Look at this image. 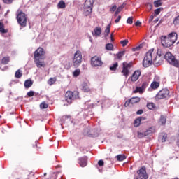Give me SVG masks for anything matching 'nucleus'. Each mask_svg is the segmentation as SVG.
I'll list each match as a JSON object with an SVG mask.
<instances>
[{"label":"nucleus","instance_id":"f257e3e1","mask_svg":"<svg viewBox=\"0 0 179 179\" xmlns=\"http://www.w3.org/2000/svg\"><path fill=\"white\" fill-rule=\"evenodd\" d=\"M34 54V61L37 68H44L45 66V63L44 62V59H45V51H44V49L39 47Z\"/></svg>","mask_w":179,"mask_h":179},{"label":"nucleus","instance_id":"f03ea898","mask_svg":"<svg viewBox=\"0 0 179 179\" xmlns=\"http://www.w3.org/2000/svg\"><path fill=\"white\" fill-rule=\"evenodd\" d=\"M162 44L164 47H171L177 41V33L172 32L168 36H162L161 38Z\"/></svg>","mask_w":179,"mask_h":179},{"label":"nucleus","instance_id":"7ed1b4c3","mask_svg":"<svg viewBox=\"0 0 179 179\" xmlns=\"http://www.w3.org/2000/svg\"><path fill=\"white\" fill-rule=\"evenodd\" d=\"M16 20L20 27H26L27 26V14L22 10H18L17 11Z\"/></svg>","mask_w":179,"mask_h":179},{"label":"nucleus","instance_id":"20e7f679","mask_svg":"<svg viewBox=\"0 0 179 179\" xmlns=\"http://www.w3.org/2000/svg\"><path fill=\"white\" fill-rule=\"evenodd\" d=\"M164 59H166L169 65L179 69V59L176 58V56L173 55L171 52H167L164 55Z\"/></svg>","mask_w":179,"mask_h":179},{"label":"nucleus","instance_id":"39448f33","mask_svg":"<svg viewBox=\"0 0 179 179\" xmlns=\"http://www.w3.org/2000/svg\"><path fill=\"white\" fill-rule=\"evenodd\" d=\"M154 52V49H150L148 52H146L143 60V66H144V68H149V66H150V65L153 64Z\"/></svg>","mask_w":179,"mask_h":179},{"label":"nucleus","instance_id":"423d86ee","mask_svg":"<svg viewBox=\"0 0 179 179\" xmlns=\"http://www.w3.org/2000/svg\"><path fill=\"white\" fill-rule=\"evenodd\" d=\"M79 97V92L67 91L65 94V100L69 104H72L73 100H76Z\"/></svg>","mask_w":179,"mask_h":179},{"label":"nucleus","instance_id":"0eeeda50","mask_svg":"<svg viewBox=\"0 0 179 179\" xmlns=\"http://www.w3.org/2000/svg\"><path fill=\"white\" fill-rule=\"evenodd\" d=\"M149 178V175L146 172V167L142 166L136 171L134 179H148Z\"/></svg>","mask_w":179,"mask_h":179},{"label":"nucleus","instance_id":"6e6552de","mask_svg":"<svg viewBox=\"0 0 179 179\" xmlns=\"http://www.w3.org/2000/svg\"><path fill=\"white\" fill-rule=\"evenodd\" d=\"M80 64H82V52L77 50L73 58V66H78Z\"/></svg>","mask_w":179,"mask_h":179},{"label":"nucleus","instance_id":"1a4fd4ad","mask_svg":"<svg viewBox=\"0 0 179 179\" xmlns=\"http://www.w3.org/2000/svg\"><path fill=\"white\" fill-rule=\"evenodd\" d=\"M132 66V62L127 63L126 62L122 64V73L125 78L129 76V69Z\"/></svg>","mask_w":179,"mask_h":179},{"label":"nucleus","instance_id":"9d476101","mask_svg":"<svg viewBox=\"0 0 179 179\" xmlns=\"http://www.w3.org/2000/svg\"><path fill=\"white\" fill-rule=\"evenodd\" d=\"M94 3V0H86L85 1V9L87 12V15H90L93 10V4Z\"/></svg>","mask_w":179,"mask_h":179},{"label":"nucleus","instance_id":"9b49d317","mask_svg":"<svg viewBox=\"0 0 179 179\" xmlns=\"http://www.w3.org/2000/svg\"><path fill=\"white\" fill-rule=\"evenodd\" d=\"M169 94H170V91H169V90L162 89L156 95V99L162 100V99H166V97L169 96Z\"/></svg>","mask_w":179,"mask_h":179},{"label":"nucleus","instance_id":"f8f14e48","mask_svg":"<svg viewBox=\"0 0 179 179\" xmlns=\"http://www.w3.org/2000/svg\"><path fill=\"white\" fill-rule=\"evenodd\" d=\"M91 65L92 66H101L103 65V61H101V57L94 56L91 58Z\"/></svg>","mask_w":179,"mask_h":179},{"label":"nucleus","instance_id":"ddd939ff","mask_svg":"<svg viewBox=\"0 0 179 179\" xmlns=\"http://www.w3.org/2000/svg\"><path fill=\"white\" fill-rule=\"evenodd\" d=\"M149 83H150V77L148 76H144L142 78V83H141V87L146 90V87L149 86Z\"/></svg>","mask_w":179,"mask_h":179},{"label":"nucleus","instance_id":"4468645a","mask_svg":"<svg viewBox=\"0 0 179 179\" xmlns=\"http://www.w3.org/2000/svg\"><path fill=\"white\" fill-rule=\"evenodd\" d=\"M141 72L140 70H136L134 72L132 76L129 78L131 79V82H136L138 79H139V77L141 76Z\"/></svg>","mask_w":179,"mask_h":179},{"label":"nucleus","instance_id":"2eb2a0df","mask_svg":"<svg viewBox=\"0 0 179 179\" xmlns=\"http://www.w3.org/2000/svg\"><path fill=\"white\" fill-rule=\"evenodd\" d=\"M78 164L80 167H86L87 166V157H81L78 158Z\"/></svg>","mask_w":179,"mask_h":179},{"label":"nucleus","instance_id":"dca6fc26","mask_svg":"<svg viewBox=\"0 0 179 179\" xmlns=\"http://www.w3.org/2000/svg\"><path fill=\"white\" fill-rule=\"evenodd\" d=\"M101 27H96L94 29V31H92V36H94V37H99L101 34Z\"/></svg>","mask_w":179,"mask_h":179},{"label":"nucleus","instance_id":"f3484780","mask_svg":"<svg viewBox=\"0 0 179 179\" xmlns=\"http://www.w3.org/2000/svg\"><path fill=\"white\" fill-rule=\"evenodd\" d=\"M146 120V117H140L137 119H136L134 122V127H138L139 125H141V122L142 120Z\"/></svg>","mask_w":179,"mask_h":179},{"label":"nucleus","instance_id":"a211bd4d","mask_svg":"<svg viewBox=\"0 0 179 179\" xmlns=\"http://www.w3.org/2000/svg\"><path fill=\"white\" fill-rule=\"evenodd\" d=\"M159 87L160 83L157 81H153L150 85V87L152 90H156V89H159Z\"/></svg>","mask_w":179,"mask_h":179},{"label":"nucleus","instance_id":"6ab92c4d","mask_svg":"<svg viewBox=\"0 0 179 179\" xmlns=\"http://www.w3.org/2000/svg\"><path fill=\"white\" fill-rule=\"evenodd\" d=\"M24 85L25 89H29V87H31V86H33V80L30 79L26 80Z\"/></svg>","mask_w":179,"mask_h":179},{"label":"nucleus","instance_id":"aec40b11","mask_svg":"<svg viewBox=\"0 0 179 179\" xmlns=\"http://www.w3.org/2000/svg\"><path fill=\"white\" fill-rule=\"evenodd\" d=\"M133 93H139L140 94H142L143 93H145V90L141 87H136L135 90L133 91Z\"/></svg>","mask_w":179,"mask_h":179},{"label":"nucleus","instance_id":"412c9836","mask_svg":"<svg viewBox=\"0 0 179 179\" xmlns=\"http://www.w3.org/2000/svg\"><path fill=\"white\" fill-rule=\"evenodd\" d=\"M131 104H136V103H139L141 101V98L138 96L132 97L130 99Z\"/></svg>","mask_w":179,"mask_h":179},{"label":"nucleus","instance_id":"4be33fe9","mask_svg":"<svg viewBox=\"0 0 179 179\" xmlns=\"http://www.w3.org/2000/svg\"><path fill=\"white\" fill-rule=\"evenodd\" d=\"M155 132H156L155 127H150L148 130L145 131L147 136L148 135H152V134H155Z\"/></svg>","mask_w":179,"mask_h":179},{"label":"nucleus","instance_id":"5701e85b","mask_svg":"<svg viewBox=\"0 0 179 179\" xmlns=\"http://www.w3.org/2000/svg\"><path fill=\"white\" fill-rule=\"evenodd\" d=\"M55 82H57V77L50 78L48 80V84L49 86H52V85H54Z\"/></svg>","mask_w":179,"mask_h":179},{"label":"nucleus","instance_id":"b1692460","mask_svg":"<svg viewBox=\"0 0 179 179\" xmlns=\"http://www.w3.org/2000/svg\"><path fill=\"white\" fill-rule=\"evenodd\" d=\"M166 121H167V118L164 117V115H161L159 119L160 125H166Z\"/></svg>","mask_w":179,"mask_h":179},{"label":"nucleus","instance_id":"393cba45","mask_svg":"<svg viewBox=\"0 0 179 179\" xmlns=\"http://www.w3.org/2000/svg\"><path fill=\"white\" fill-rule=\"evenodd\" d=\"M57 6H58L59 9H64V8H66V4L65 3V1H60L58 3Z\"/></svg>","mask_w":179,"mask_h":179},{"label":"nucleus","instance_id":"a878e982","mask_svg":"<svg viewBox=\"0 0 179 179\" xmlns=\"http://www.w3.org/2000/svg\"><path fill=\"white\" fill-rule=\"evenodd\" d=\"M22 76L23 73H22V71H20V69H18L17 71H15V78H16L17 79H20Z\"/></svg>","mask_w":179,"mask_h":179},{"label":"nucleus","instance_id":"bb28decb","mask_svg":"<svg viewBox=\"0 0 179 179\" xmlns=\"http://www.w3.org/2000/svg\"><path fill=\"white\" fill-rule=\"evenodd\" d=\"M116 158L118 162H124L127 157L124 155H118L116 156Z\"/></svg>","mask_w":179,"mask_h":179},{"label":"nucleus","instance_id":"cd10ccee","mask_svg":"<svg viewBox=\"0 0 179 179\" xmlns=\"http://www.w3.org/2000/svg\"><path fill=\"white\" fill-rule=\"evenodd\" d=\"M0 33H8V29H5V25L2 22H0Z\"/></svg>","mask_w":179,"mask_h":179},{"label":"nucleus","instance_id":"c85d7f7f","mask_svg":"<svg viewBox=\"0 0 179 179\" xmlns=\"http://www.w3.org/2000/svg\"><path fill=\"white\" fill-rule=\"evenodd\" d=\"M10 61V59H9V57H5L1 59V64H3V65H6L9 64Z\"/></svg>","mask_w":179,"mask_h":179},{"label":"nucleus","instance_id":"c756f323","mask_svg":"<svg viewBox=\"0 0 179 179\" xmlns=\"http://www.w3.org/2000/svg\"><path fill=\"white\" fill-rule=\"evenodd\" d=\"M106 50L108 51H113L114 50V45L112 43H107L106 45Z\"/></svg>","mask_w":179,"mask_h":179},{"label":"nucleus","instance_id":"7c9ffc66","mask_svg":"<svg viewBox=\"0 0 179 179\" xmlns=\"http://www.w3.org/2000/svg\"><path fill=\"white\" fill-rule=\"evenodd\" d=\"M124 54H125V52L124 51L119 52L117 54V59H119L120 61H121V59H122V57H124Z\"/></svg>","mask_w":179,"mask_h":179},{"label":"nucleus","instance_id":"2f4dec72","mask_svg":"<svg viewBox=\"0 0 179 179\" xmlns=\"http://www.w3.org/2000/svg\"><path fill=\"white\" fill-rule=\"evenodd\" d=\"M154 6L155 8H159V6H162V0H157L154 1Z\"/></svg>","mask_w":179,"mask_h":179},{"label":"nucleus","instance_id":"473e14b6","mask_svg":"<svg viewBox=\"0 0 179 179\" xmlns=\"http://www.w3.org/2000/svg\"><path fill=\"white\" fill-rule=\"evenodd\" d=\"M73 75L74 78H78V76H79L80 75V69H76L74 71V72H73Z\"/></svg>","mask_w":179,"mask_h":179},{"label":"nucleus","instance_id":"72a5a7b5","mask_svg":"<svg viewBox=\"0 0 179 179\" xmlns=\"http://www.w3.org/2000/svg\"><path fill=\"white\" fill-rule=\"evenodd\" d=\"M117 68H118L117 62L113 64L111 66H110V71H117Z\"/></svg>","mask_w":179,"mask_h":179},{"label":"nucleus","instance_id":"f704fd0d","mask_svg":"<svg viewBox=\"0 0 179 179\" xmlns=\"http://www.w3.org/2000/svg\"><path fill=\"white\" fill-rule=\"evenodd\" d=\"M122 9H124V6L123 5L119 6L117 8V10L115 13V16H117L118 15V13H120L121 12V10H122Z\"/></svg>","mask_w":179,"mask_h":179},{"label":"nucleus","instance_id":"c9c22d12","mask_svg":"<svg viewBox=\"0 0 179 179\" xmlns=\"http://www.w3.org/2000/svg\"><path fill=\"white\" fill-rule=\"evenodd\" d=\"M111 29V23L108 24L106 29H105V33L106 36H108L110 34V29Z\"/></svg>","mask_w":179,"mask_h":179},{"label":"nucleus","instance_id":"e433bc0d","mask_svg":"<svg viewBox=\"0 0 179 179\" xmlns=\"http://www.w3.org/2000/svg\"><path fill=\"white\" fill-rule=\"evenodd\" d=\"M83 91H84L85 93H87L90 91V87H89V85H84L83 86Z\"/></svg>","mask_w":179,"mask_h":179},{"label":"nucleus","instance_id":"4c0bfd02","mask_svg":"<svg viewBox=\"0 0 179 179\" xmlns=\"http://www.w3.org/2000/svg\"><path fill=\"white\" fill-rule=\"evenodd\" d=\"M155 105L153 103H148L147 104V108L149 109V110H154V108H155Z\"/></svg>","mask_w":179,"mask_h":179},{"label":"nucleus","instance_id":"58836bf2","mask_svg":"<svg viewBox=\"0 0 179 179\" xmlns=\"http://www.w3.org/2000/svg\"><path fill=\"white\" fill-rule=\"evenodd\" d=\"M40 108H41L42 110H44L45 108H48V104H47L45 102H42V103L40 104Z\"/></svg>","mask_w":179,"mask_h":179},{"label":"nucleus","instance_id":"ea45409f","mask_svg":"<svg viewBox=\"0 0 179 179\" xmlns=\"http://www.w3.org/2000/svg\"><path fill=\"white\" fill-rule=\"evenodd\" d=\"M145 136H148V135L146 134V131H145L144 133L142 132H138V138H145Z\"/></svg>","mask_w":179,"mask_h":179},{"label":"nucleus","instance_id":"a19ab883","mask_svg":"<svg viewBox=\"0 0 179 179\" xmlns=\"http://www.w3.org/2000/svg\"><path fill=\"white\" fill-rule=\"evenodd\" d=\"M159 138H160L162 142H165L166 139H167V134H164L159 136Z\"/></svg>","mask_w":179,"mask_h":179},{"label":"nucleus","instance_id":"79ce46f5","mask_svg":"<svg viewBox=\"0 0 179 179\" xmlns=\"http://www.w3.org/2000/svg\"><path fill=\"white\" fill-rule=\"evenodd\" d=\"M129 41L127 39L120 41V44L122 47H125L128 44Z\"/></svg>","mask_w":179,"mask_h":179},{"label":"nucleus","instance_id":"37998d69","mask_svg":"<svg viewBox=\"0 0 179 179\" xmlns=\"http://www.w3.org/2000/svg\"><path fill=\"white\" fill-rule=\"evenodd\" d=\"M127 23L128 24H132V23H134V17H128L127 20Z\"/></svg>","mask_w":179,"mask_h":179},{"label":"nucleus","instance_id":"c03bdc74","mask_svg":"<svg viewBox=\"0 0 179 179\" xmlns=\"http://www.w3.org/2000/svg\"><path fill=\"white\" fill-rule=\"evenodd\" d=\"M173 24H175V26H177L179 24V15L175 17L173 20Z\"/></svg>","mask_w":179,"mask_h":179},{"label":"nucleus","instance_id":"a18cd8bd","mask_svg":"<svg viewBox=\"0 0 179 179\" xmlns=\"http://www.w3.org/2000/svg\"><path fill=\"white\" fill-rule=\"evenodd\" d=\"M3 2L7 5H10L13 2V0H3Z\"/></svg>","mask_w":179,"mask_h":179},{"label":"nucleus","instance_id":"49530a36","mask_svg":"<svg viewBox=\"0 0 179 179\" xmlns=\"http://www.w3.org/2000/svg\"><path fill=\"white\" fill-rule=\"evenodd\" d=\"M161 10L160 8H157L155 10V16H157V15H160Z\"/></svg>","mask_w":179,"mask_h":179},{"label":"nucleus","instance_id":"de8ad7c7","mask_svg":"<svg viewBox=\"0 0 179 179\" xmlns=\"http://www.w3.org/2000/svg\"><path fill=\"white\" fill-rule=\"evenodd\" d=\"M28 97H33L34 96V91H29L27 92Z\"/></svg>","mask_w":179,"mask_h":179},{"label":"nucleus","instance_id":"09e8293b","mask_svg":"<svg viewBox=\"0 0 179 179\" xmlns=\"http://www.w3.org/2000/svg\"><path fill=\"white\" fill-rule=\"evenodd\" d=\"M129 104H131V99H129V100L125 101L124 107H128L129 106Z\"/></svg>","mask_w":179,"mask_h":179},{"label":"nucleus","instance_id":"8fccbe9b","mask_svg":"<svg viewBox=\"0 0 179 179\" xmlns=\"http://www.w3.org/2000/svg\"><path fill=\"white\" fill-rule=\"evenodd\" d=\"M98 164H99V166H100L101 167V166H104V161H103V160H99V162H98Z\"/></svg>","mask_w":179,"mask_h":179},{"label":"nucleus","instance_id":"3c124183","mask_svg":"<svg viewBox=\"0 0 179 179\" xmlns=\"http://www.w3.org/2000/svg\"><path fill=\"white\" fill-rule=\"evenodd\" d=\"M136 114H137V115H141L143 114V110H142V109L138 110L136 112Z\"/></svg>","mask_w":179,"mask_h":179},{"label":"nucleus","instance_id":"603ef678","mask_svg":"<svg viewBox=\"0 0 179 179\" xmlns=\"http://www.w3.org/2000/svg\"><path fill=\"white\" fill-rule=\"evenodd\" d=\"M153 19H155V15H151L150 16L149 20H148L149 23H150V22L153 20Z\"/></svg>","mask_w":179,"mask_h":179},{"label":"nucleus","instance_id":"864d4df0","mask_svg":"<svg viewBox=\"0 0 179 179\" xmlns=\"http://www.w3.org/2000/svg\"><path fill=\"white\" fill-rule=\"evenodd\" d=\"M121 15H118L117 18L115 20V23H119L120 20H121Z\"/></svg>","mask_w":179,"mask_h":179},{"label":"nucleus","instance_id":"5fc2aeb1","mask_svg":"<svg viewBox=\"0 0 179 179\" xmlns=\"http://www.w3.org/2000/svg\"><path fill=\"white\" fill-rule=\"evenodd\" d=\"M142 24V22H141V21L138 20L135 23V26L138 27V26H141Z\"/></svg>","mask_w":179,"mask_h":179},{"label":"nucleus","instance_id":"6e6d98bb","mask_svg":"<svg viewBox=\"0 0 179 179\" xmlns=\"http://www.w3.org/2000/svg\"><path fill=\"white\" fill-rule=\"evenodd\" d=\"M117 9V6L114 5L112 8H110V12H114Z\"/></svg>","mask_w":179,"mask_h":179},{"label":"nucleus","instance_id":"4d7b16f0","mask_svg":"<svg viewBox=\"0 0 179 179\" xmlns=\"http://www.w3.org/2000/svg\"><path fill=\"white\" fill-rule=\"evenodd\" d=\"M140 48H141V46H138L136 48H133V51H138V50H139Z\"/></svg>","mask_w":179,"mask_h":179},{"label":"nucleus","instance_id":"13d9d810","mask_svg":"<svg viewBox=\"0 0 179 179\" xmlns=\"http://www.w3.org/2000/svg\"><path fill=\"white\" fill-rule=\"evenodd\" d=\"M176 145L177 146H179V134H178V136H177Z\"/></svg>","mask_w":179,"mask_h":179},{"label":"nucleus","instance_id":"bf43d9fd","mask_svg":"<svg viewBox=\"0 0 179 179\" xmlns=\"http://www.w3.org/2000/svg\"><path fill=\"white\" fill-rule=\"evenodd\" d=\"M157 54L159 55V57H162V52L160 51V50H157Z\"/></svg>","mask_w":179,"mask_h":179},{"label":"nucleus","instance_id":"052dcab7","mask_svg":"<svg viewBox=\"0 0 179 179\" xmlns=\"http://www.w3.org/2000/svg\"><path fill=\"white\" fill-rule=\"evenodd\" d=\"M80 150L81 152H84V151H85V148L81 147V148H80Z\"/></svg>","mask_w":179,"mask_h":179},{"label":"nucleus","instance_id":"680f3d73","mask_svg":"<svg viewBox=\"0 0 179 179\" xmlns=\"http://www.w3.org/2000/svg\"><path fill=\"white\" fill-rule=\"evenodd\" d=\"M111 37V41H114V39L113 38V34L110 35Z\"/></svg>","mask_w":179,"mask_h":179},{"label":"nucleus","instance_id":"e2e57ef3","mask_svg":"<svg viewBox=\"0 0 179 179\" xmlns=\"http://www.w3.org/2000/svg\"><path fill=\"white\" fill-rule=\"evenodd\" d=\"M153 62H155V64H157V63L156 62V59H153Z\"/></svg>","mask_w":179,"mask_h":179},{"label":"nucleus","instance_id":"0e129e2a","mask_svg":"<svg viewBox=\"0 0 179 179\" xmlns=\"http://www.w3.org/2000/svg\"><path fill=\"white\" fill-rule=\"evenodd\" d=\"M155 22H159V19L155 20Z\"/></svg>","mask_w":179,"mask_h":179},{"label":"nucleus","instance_id":"69168bd1","mask_svg":"<svg viewBox=\"0 0 179 179\" xmlns=\"http://www.w3.org/2000/svg\"><path fill=\"white\" fill-rule=\"evenodd\" d=\"M36 147L37 148V144H36Z\"/></svg>","mask_w":179,"mask_h":179},{"label":"nucleus","instance_id":"338daca9","mask_svg":"<svg viewBox=\"0 0 179 179\" xmlns=\"http://www.w3.org/2000/svg\"><path fill=\"white\" fill-rule=\"evenodd\" d=\"M0 118H1V116L0 115Z\"/></svg>","mask_w":179,"mask_h":179},{"label":"nucleus","instance_id":"774afa93","mask_svg":"<svg viewBox=\"0 0 179 179\" xmlns=\"http://www.w3.org/2000/svg\"><path fill=\"white\" fill-rule=\"evenodd\" d=\"M0 9H1V6H0Z\"/></svg>","mask_w":179,"mask_h":179}]
</instances>
